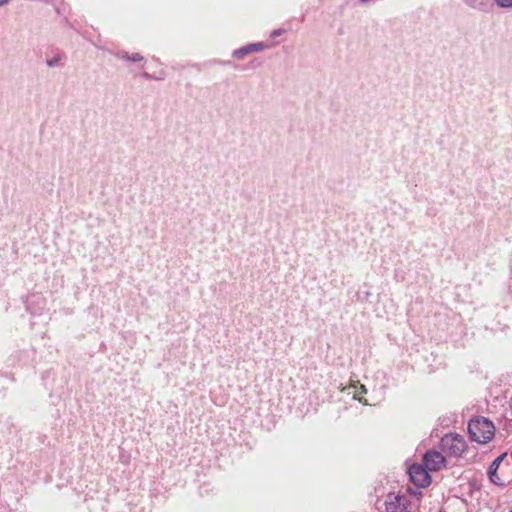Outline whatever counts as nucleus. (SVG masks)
<instances>
[{
	"label": "nucleus",
	"mask_w": 512,
	"mask_h": 512,
	"mask_svg": "<svg viewBox=\"0 0 512 512\" xmlns=\"http://www.w3.org/2000/svg\"><path fill=\"white\" fill-rule=\"evenodd\" d=\"M468 432L473 441L485 444L494 437L495 427L494 424L486 418H476L470 420Z\"/></svg>",
	"instance_id": "nucleus-1"
},
{
	"label": "nucleus",
	"mask_w": 512,
	"mask_h": 512,
	"mask_svg": "<svg viewBox=\"0 0 512 512\" xmlns=\"http://www.w3.org/2000/svg\"><path fill=\"white\" fill-rule=\"evenodd\" d=\"M442 451L450 456L459 457L466 450L467 445L463 436L447 434L441 439Z\"/></svg>",
	"instance_id": "nucleus-2"
},
{
	"label": "nucleus",
	"mask_w": 512,
	"mask_h": 512,
	"mask_svg": "<svg viewBox=\"0 0 512 512\" xmlns=\"http://www.w3.org/2000/svg\"><path fill=\"white\" fill-rule=\"evenodd\" d=\"M410 501L404 495L389 494L385 501L386 512H411L408 510Z\"/></svg>",
	"instance_id": "nucleus-3"
},
{
	"label": "nucleus",
	"mask_w": 512,
	"mask_h": 512,
	"mask_svg": "<svg viewBox=\"0 0 512 512\" xmlns=\"http://www.w3.org/2000/svg\"><path fill=\"white\" fill-rule=\"evenodd\" d=\"M427 468L418 464L409 467L408 473L411 481L418 487H427L431 483V477L427 472Z\"/></svg>",
	"instance_id": "nucleus-4"
},
{
	"label": "nucleus",
	"mask_w": 512,
	"mask_h": 512,
	"mask_svg": "<svg viewBox=\"0 0 512 512\" xmlns=\"http://www.w3.org/2000/svg\"><path fill=\"white\" fill-rule=\"evenodd\" d=\"M425 467L430 471H438L445 466V457L438 451H428L423 458Z\"/></svg>",
	"instance_id": "nucleus-5"
},
{
	"label": "nucleus",
	"mask_w": 512,
	"mask_h": 512,
	"mask_svg": "<svg viewBox=\"0 0 512 512\" xmlns=\"http://www.w3.org/2000/svg\"><path fill=\"white\" fill-rule=\"evenodd\" d=\"M506 454H502L500 456H498L492 463L491 465L489 466L488 468V476H489V479L492 483L496 484V485H503L501 479L499 478L498 474H497V471H498V468L500 466V463L502 462V460L504 459Z\"/></svg>",
	"instance_id": "nucleus-6"
},
{
	"label": "nucleus",
	"mask_w": 512,
	"mask_h": 512,
	"mask_svg": "<svg viewBox=\"0 0 512 512\" xmlns=\"http://www.w3.org/2000/svg\"><path fill=\"white\" fill-rule=\"evenodd\" d=\"M265 48L264 44L259 43H252L248 44L244 47H241L233 52V56L237 59H242L245 55L253 53V52H259L262 51Z\"/></svg>",
	"instance_id": "nucleus-7"
},
{
	"label": "nucleus",
	"mask_w": 512,
	"mask_h": 512,
	"mask_svg": "<svg viewBox=\"0 0 512 512\" xmlns=\"http://www.w3.org/2000/svg\"><path fill=\"white\" fill-rule=\"evenodd\" d=\"M118 57L133 62H139L143 60V56L139 53H133L132 55H129L127 52H121L118 53Z\"/></svg>",
	"instance_id": "nucleus-8"
},
{
	"label": "nucleus",
	"mask_w": 512,
	"mask_h": 512,
	"mask_svg": "<svg viewBox=\"0 0 512 512\" xmlns=\"http://www.w3.org/2000/svg\"><path fill=\"white\" fill-rule=\"evenodd\" d=\"M61 62V56L60 55H54L52 58H49L46 60V64L49 67H55L58 66Z\"/></svg>",
	"instance_id": "nucleus-9"
},
{
	"label": "nucleus",
	"mask_w": 512,
	"mask_h": 512,
	"mask_svg": "<svg viewBox=\"0 0 512 512\" xmlns=\"http://www.w3.org/2000/svg\"><path fill=\"white\" fill-rule=\"evenodd\" d=\"M494 1L500 7H504V8L512 7V0H494Z\"/></svg>",
	"instance_id": "nucleus-10"
},
{
	"label": "nucleus",
	"mask_w": 512,
	"mask_h": 512,
	"mask_svg": "<svg viewBox=\"0 0 512 512\" xmlns=\"http://www.w3.org/2000/svg\"><path fill=\"white\" fill-rule=\"evenodd\" d=\"M281 34V30H274L272 33H271V36L272 37H276V36H279Z\"/></svg>",
	"instance_id": "nucleus-11"
},
{
	"label": "nucleus",
	"mask_w": 512,
	"mask_h": 512,
	"mask_svg": "<svg viewBox=\"0 0 512 512\" xmlns=\"http://www.w3.org/2000/svg\"><path fill=\"white\" fill-rule=\"evenodd\" d=\"M360 390H361V393H366L367 392L366 387L364 385L360 386Z\"/></svg>",
	"instance_id": "nucleus-12"
},
{
	"label": "nucleus",
	"mask_w": 512,
	"mask_h": 512,
	"mask_svg": "<svg viewBox=\"0 0 512 512\" xmlns=\"http://www.w3.org/2000/svg\"><path fill=\"white\" fill-rule=\"evenodd\" d=\"M10 0H0V6L7 4Z\"/></svg>",
	"instance_id": "nucleus-13"
},
{
	"label": "nucleus",
	"mask_w": 512,
	"mask_h": 512,
	"mask_svg": "<svg viewBox=\"0 0 512 512\" xmlns=\"http://www.w3.org/2000/svg\"><path fill=\"white\" fill-rule=\"evenodd\" d=\"M144 77H145V78H151V76H150L148 73H145V74H144Z\"/></svg>",
	"instance_id": "nucleus-14"
},
{
	"label": "nucleus",
	"mask_w": 512,
	"mask_h": 512,
	"mask_svg": "<svg viewBox=\"0 0 512 512\" xmlns=\"http://www.w3.org/2000/svg\"><path fill=\"white\" fill-rule=\"evenodd\" d=\"M510 512H512V510Z\"/></svg>",
	"instance_id": "nucleus-15"
}]
</instances>
